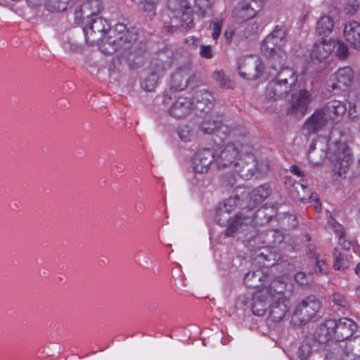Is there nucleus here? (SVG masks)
I'll list each match as a JSON object with an SVG mask.
<instances>
[{
    "instance_id": "1",
    "label": "nucleus",
    "mask_w": 360,
    "mask_h": 360,
    "mask_svg": "<svg viewBox=\"0 0 360 360\" xmlns=\"http://www.w3.org/2000/svg\"><path fill=\"white\" fill-rule=\"evenodd\" d=\"M100 50L105 54L118 52L131 68H137L142 63L146 51L145 44L136 43V34L128 30L125 25L118 23L110 32L108 37L102 41Z\"/></svg>"
},
{
    "instance_id": "2",
    "label": "nucleus",
    "mask_w": 360,
    "mask_h": 360,
    "mask_svg": "<svg viewBox=\"0 0 360 360\" xmlns=\"http://www.w3.org/2000/svg\"><path fill=\"white\" fill-rule=\"evenodd\" d=\"M328 150L333 162V171L341 176L353 162L351 150L344 142H336L333 147L328 148L326 138L319 137L314 140L308 152L309 162L314 165H319L327 157Z\"/></svg>"
},
{
    "instance_id": "3",
    "label": "nucleus",
    "mask_w": 360,
    "mask_h": 360,
    "mask_svg": "<svg viewBox=\"0 0 360 360\" xmlns=\"http://www.w3.org/2000/svg\"><path fill=\"white\" fill-rule=\"evenodd\" d=\"M274 73L285 90L291 95L287 108L288 112L303 116L311 101V94L309 91L301 88L297 72L291 68L285 67Z\"/></svg>"
},
{
    "instance_id": "4",
    "label": "nucleus",
    "mask_w": 360,
    "mask_h": 360,
    "mask_svg": "<svg viewBox=\"0 0 360 360\" xmlns=\"http://www.w3.org/2000/svg\"><path fill=\"white\" fill-rule=\"evenodd\" d=\"M169 21L165 20L164 27L169 32L177 29L189 30L194 27L193 10L188 0H170L168 5Z\"/></svg>"
},
{
    "instance_id": "5",
    "label": "nucleus",
    "mask_w": 360,
    "mask_h": 360,
    "mask_svg": "<svg viewBox=\"0 0 360 360\" xmlns=\"http://www.w3.org/2000/svg\"><path fill=\"white\" fill-rule=\"evenodd\" d=\"M346 110L344 103L337 100L330 101L323 108L314 112L305 122L304 127L309 132H316L329 122L332 124L338 122Z\"/></svg>"
},
{
    "instance_id": "6",
    "label": "nucleus",
    "mask_w": 360,
    "mask_h": 360,
    "mask_svg": "<svg viewBox=\"0 0 360 360\" xmlns=\"http://www.w3.org/2000/svg\"><path fill=\"white\" fill-rule=\"evenodd\" d=\"M286 283L281 278L273 280L268 287H264L252 297V311L258 316H263L267 309V305L271 301L272 292L277 293L284 292Z\"/></svg>"
},
{
    "instance_id": "7",
    "label": "nucleus",
    "mask_w": 360,
    "mask_h": 360,
    "mask_svg": "<svg viewBox=\"0 0 360 360\" xmlns=\"http://www.w3.org/2000/svg\"><path fill=\"white\" fill-rule=\"evenodd\" d=\"M321 302L311 295L303 299L296 307L292 316L295 326H304L310 321H316L321 309Z\"/></svg>"
},
{
    "instance_id": "8",
    "label": "nucleus",
    "mask_w": 360,
    "mask_h": 360,
    "mask_svg": "<svg viewBox=\"0 0 360 360\" xmlns=\"http://www.w3.org/2000/svg\"><path fill=\"white\" fill-rule=\"evenodd\" d=\"M81 24L85 25L83 32L86 41L91 45L97 44L99 48L102 41L106 39L112 30H110V25L105 19L98 16Z\"/></svg>"
},
{
    "instance_id": "9",
    "label": "nucleus",
    "mask_w": 360,
    "mask_h": 360,
    "mask_svg": "<svg viewBox=\"0 0 360 360\" xmlns=\"http://www.w3.org/2000/svg\"><path fill=\"white\" fill-rule=\"evenodd\" d=\"M271 193V187L267 184L261 185L254 189L238 186V195L241 196V201L245 203V208L248 212H251V210L267 198Z\"/></svg>"
},
{
    "instance_id": "10",
    "label": "nucleus",
    "mask_w": 360,
    "mask_h": 360,
    "mask_svg": "<svg viewBox=\"0 0 360 360\" xmlns=\"http://www.w3.org/2000/svg\"><path fill=\"white\" fill-rule=\"evenodd\" d=\"M227 226L224 234L227 237H235L238 234H243L251 232L253 227V215L248 214L246 209L243 207L233 218H228L226 224Z\"/></svg>"
},
{
    "instance_id": "11",
    "label": "nucleus",
    "mask_w": 360,
    "mask_h": 360,
    "mask_svg": "<svg viewBox=\"0 0 360 360\" xmlns=\"http://www.w3.org/2000/svg\"><path fill=\"white\" fill-rule=\"evenodd\" d=\"M164 53H160L158 57L153 59L150 64L151 72L141 81V86L146 91H153L157 86L159 78L165 70L170 68L172 62L170 59L164 61Z\"/></svg>"
},
{
    "instance_id": "12",
    "label": "nucleus",
    "mask_w": 360,
    "mask_h": 360,
    "mask_svg": "<svg viewBox=\"0 0 360 360\" xmlns=\"http://www.w3.org/2000/svg\"><path fill=\"white\" fill-rule=\"evenodd\" d=\"M244 142L238 139L229 141L219 153H215V162L218 169L229 167L234 164L241 152Z\"/></svg>"
},
{
    "instance_id": "13",
    "label": "nucleus",
    "mask_w": 360,
    "mask_h": 360,
    "mask_svg": "<svg viewBox=\"0 0 360 360\" xmlns=\"http://www.w3.org/2000/svg\"><path fill=\"white\" fill-rule=\"evenodd\" d=\"M197 124L199 131L203 134L215 135L220 140L225 139L231 133L229 127L223 124L219 117L207 116Z\"/></svg>"
},
{
    "instance_id": "14",
    "label": "nucleus",
    "mask_w": 360,
    "mask_h": 360,
    "mask_svg": "<svg viewBox=\"0 0 360 360\" xmlns=\"http://www.w3.org/2000/svg\"><path fill=\"white\" fill-rule=\"evenodd\" d=\"M264 70L262 61L252 56L242 57L238 60V71L244 79L252 80L257 79Z\"/></svg>"
},
{
    "instance_id": "15",
    "label": "nucleus",
    "mask_w": 360,
    "mask_h": 360,
    "mask_svg": "<svg viewBox=\"0 0 360 360\" xmlns=\"http://www.w3.org/2000/svg\"><path fill=\"white\" fill-rule=\"evenodd\" d=\"M283 293L272 292L271 297L272 303L269 304L268 315L269 321L279 323L289 311V300L283 295Z\"/></svg>"
},
{
    "instance_id": "16",
    "label": "nucleus",
    "mask_w": 360,
    "mask_h": 360,
    "mask_svg": "<svg viewBox=\"0 0 360 360\" xmlns=\"http://www.w3.org/2000/svg\"><path fill=\"white\" fill-rule=\"evenodd\" d=\"M103 9L101 0H88L78 6L75 11V21L77 24L84 23L98 16Z\"/></svg>"
},
{
    "instance_id": "17",
    "label": "nucleus",
    "mask_w": 360,
    "mask_h": 360,
    "mask_svg": "<svg viewBox=\"0 0 360 360\" xmlns=\"http://www.w3.org/2000/svg\"><path fill=\"white\" fill-rule=\"evenodd\" d=\"M191 76V71L188 68H179L172 75L170 90L164 94L163 102L165 104H169L172 101V91H179L186 89Z\"/></svg>"
},
{
    "instance_id": "18",
    "label": "nucleus",
    "mask_w": 360,
    "mask_h": 360,
    "mask_svg": "<svg viewBox=\"0 0 360 360\" xmlns=\"http://www.w3.org/2000/svg\"><path fill=\"white\" fill-rule=\"evenodd\" d=\"M288 192L292 199L303 203L314 202L316 210L321 209V203L317 198V195L311 193L302 184L299 182L292 184L288 187Z\"/></svg>"
},
{
    "instance_id": "19",
    "label": "nucleus",
    "mask_w": 360,
    "mask_h": 360,
    "mask_svg": "<svg viewBox=\"0 0 360 360\" xmlns=\"http://www.w3.org/2000/svg\"><path fill=\"white\" fill-rule=\"evenodd\" d=\"M234 168L241 178L249 179L257 171L258 162L253 154L246 153L235 162Z\"/></svg>"
},
{
    "instance_id": "20",
    "label": "nucleus",
    "mask_w": 360,
    "mask_h": 360,
    "mask_svg": "<svg viewBox=\"0 0 360 360\" xmlns=\"http://www.w3.org/2000/svg\"><path fill=\"white\" fill-rule=\"evenodd\" d=\"M215 161L213 149L205 148L199 150L192 159V168L196 173L204 174L209 171L211 164Z\"/></svg>"
},
{
    "instance_id": "21",
    "label": "nucleus",
    "mask_w": 360,
    "mask_h": 360,
    "mask_svg": "<svg viewBox=\"0 0 360 360\" xmlns=\"http://www.w3.org/2000/svg\"><path fill=\"white\" fill-rule=\"evenodd\" d=\"M326 360H354V354L346 342H333L326 345Z\"/></svg>"
},
{
    "instance_id": "22",
    "label": "nucleus",
    "mask_w": 360,
    "mask_h": 360,
    "mask_svg": "<svg viewBox=\"0 0 360 360\" xmlns=\"http://www.w3.org/2000/svg\"><path fill=\"white\" fill-rule=\"evenodd\" d=\"M234 197L226 199L223 203H220L216 213V221L221 226H225L228 220V214L233 211L238 206H242L244 202L241 201V196L238 195V187L235 190Z\"/></svg>"
},
{
    "instance_id": "23",
    "label": "nucleus",
    "mask_w": 360,
    "mask_h": 360,
    "mask_svg": "<svg viewBox=\"0 0 360 360\" xmlns=\"http://www.w3.org/2000/svg\"><path fill=\"white\" fill-rule=\"evenodd\" d=\"M193 110V103L189 98L180 96L172 102L167 110L168 114L176 120L186 118Z\"/></svg>"
},
{
    "instance_id": "24",
    "label": "nucleus",
    "mask_w": 360,
    "mask_h": 360,
    "mask_svg": "<svg viewBox=\"0 0 360 360\" xmlns=\"http://www.w3.org/2000/svg\"><path fill=\"white\" fill-rule=\"evenodd\" d=\"M288 94V92L285 90V88L283 86L275 73H271V79L265 90V102L266 104H271L283 98Z\"/></svg>"
},
{
    "instance_id": "25",
    "label": "nucleus",
    "mask_w": 360,
    "mask_h": 360,
    "mask_svg": "<svg viewBox=\"0 0 360 360\" xmlns=\"http://www.w3.org/2000/svg\"><path fill=\"white\" fill-rule=\"evenodd\" d=\"M260 5H252L248 1H241L238 4L233 11V17L239 23H242L252 18L260 10Z\"/></svg>"
},
{
    "instance_id": "26",
    "label": "nucleus",
    "mask_w": 360,
    "mask_h": 360,
    "mask_svg": "<svg viewBox=\"0 0 360 360\" xmlns=\"http://www.w3.org/2000/svg\"><path fill=\"white\" fill-rule=\"evenodd\" d=\"M344 37L345 41L354 49L360 50V23L349 21L345 24Z\"/></svg>"
},
{
    "instance_id": "27",
    "label": "nucleus",
    "mask_w": 360,
    "mask_h": 360,
    "mask_svg": "<svg viewBox=\"0 0 360 360\" xmlns=\"http://www.w3.org/2000/svg\"><path fill=\"white\" fill-rule=\"evenodd\" d=\"M248 214L253 215V227L255 226H263L276 216L277 207L275 205H264L258 209L255 213L248 212Z\"/></svg>"
},
{
    "instance_id": "28",
    "label": "nucleus",
    "mask_w": 360,
    "mask_h": 360,
    "mask_svg": "<svg viewBox=\"0 0 360 360\" xmlns=\"http://www.w3.org/2000/svg\"><path fill=\"white\" fill-rule=\"evenodd\" d=\"M335 49L331 39H323L314 44L311 52V58L314 62H321L326 59L331 51Z\"/></svg>"
},
{
    "instance_id": "29",
    "label": "nucleus",
    "mask_w": 360,
    "mask_h": 360,
    "mask_svg": "<svg viewBox=\"0 0 360 360\" xmlns=\"http://www.w3.org/2000/svg\"><path fill=\"white\" fill-rule=\"evenodd\" d=\"M285 38V30L281 26H276L272 32L269 34L261 45V50L271 51L274 47L280 46Z\"/></svg>"
},
{
    "instance_id": "30",
    "label": "nucleus",
    "mask_w": 360,
    "mask_h": 360,
    "mask_svg": "<svg viewBox=\"0 0 360 360\" xmlns=\"http://www.w3.org/2000/svg\"><path fill=\"white\" fill-rule=\"evenodd\" d=\"M357 328L356 323L346 317L336 321L335 338L338 340H345L350 338Z\"/></svg>"
},
{
    "instance_id": "31",
    "label": "nucleus",
    "mask_w": 360,
    "mask_h": 360,
    "mask_svg": "<svg viewBox=\"0 0 360 360\" xmlns=\"http://www.w3.org/2000/svg\"><path fill=\"white\" fill-rule=\"evenodd\" d=\"M336 320L327 319L319 325L315 333V340L321 343H325L333 336L335 337Z\"/></svg>"
},
{
    "instance_id": "32",
    "label": "nucleus",
    "mask_w": 360,
    "mask_h": 360,
    "mask_svg": "<svg viewBox=\"0 0 360 360\" xmlns=\"http://www.w3.org/2000/svg\"><path fill=\"white\" fill-rule=\"evenodd\" d=\"M264 54L269 58V63L275 72L284 68L287 61V54L280 46L274 47L271 51L262 50Z\"/></svg>"
},
{
    "instance_id": "33",
    "label": "nucleus",
    "mask_w": 360,
    "mask_h": 360,
    "mask_svg": "<svg viewBox=\"0 0 360 360\" xmlns=\"http://www.w3.org/2000/svg\"><path fill=\"white\" fill-rule=\"evenodd\" d=\"M336 82L332 84L333 89H342L347 87L352 83L354 75L353 71L349 67L340 68L335 73Z\"/></svg>"
},
{
    "instance_id": "34",
    "label": "nucleus",
    "mask_w": 360,
    "mask_h": 360,
    "mask_svg": "<svg viewBox=\"0 0 360 360\" xmlns=\"http://www.w3.org/2000/svg\"><path fill=\"white\" fill-rule=\"evenodd\" d=\"M198 133V124L195 122H188L186 124L180 126L178 129L179 137L184 142L194 141L197 138Z\"/></svg>"
},
{
    "instance_id": "35",
    "label": "nucleus",
    "mask_w": 360,
    "mask_h": 360,
    "mask_svg": "<svg viewBox=\"0 0 360 360\" xmlns=\"http://www.w3.org/2000/svg\"><path fill=\"white\" fill-rule=\"evenodd\" d=\"M333 20L331 18L324 15L319 18L316 23V33L322 37L328 36L333 28Z\"/></svg>"
},
{
    "instance_id": "36",
    "label": "nucleus",
    "mask_w": 360,
    "mask_h": 360,
    "mask_svg": "<svg viewBox=\"0 0 360 360\" xmlns=\"http://www.w3.org/2000/svg\"><path fill=\"white\" fill-rule=\"evenodd\" d=\"M77 0H46L44 6L51 12H60L72 6Z\"/></svg>"
},
{
    "instance_id": "37",
    "label": "nucleus",
    "mask_w": 360,
    "mask_h": 360,
    "mask_svg": "<svg viewBox=\"0 0 360 360\" xmlns=\"http://www.w3.org/2000/svg\"><path fill=\"white\" fill-rule=\"evenodd\" d=\"M196 98L198 99L197 108L202 112L207 113L213 107V97L209 91H200L197 94Z\"/></svg>"
},
{
    "instance_id": "38",
    "label": "nucleus",
    "mask_w": 360,
    "mask_h": 360,
    "mask_svg": "<svg viewBox=\"0 0 360 360\" xmlns=\"http://www.w3.org/2000/svg\"><path fill=\"white\" fill-rule=\"evenodd\" d=\"M315 340L313 337H307L298 349L297 356L300 360H307L312 352V344Z\"/></svg>"
},
{
    "instance_id": "39",
    "label": "nucleus",
    "mask_w": 360,
    "mask_h": 360,
    "mask_svg": "<svg viewBox=\"0 0 360 360\" xmlns=\"http://www.w3.org/2000/svg\"><path fill=\"white\" fill-rule=\"evenodd\" d=\"M334 259L333 267L335 270H344L349 267V262L344 253L339 252L338 248H334L333 251Z\"/></svg>"
},
{
    "instance_id": "40",
    "label": "nucleus",
    "mask_w": 360,
    "mask_h": 360,
    "mask_svg": "<svg viewBox=\"0 0 360 360\" xmlns=\"http://www.w3.org/2000/svg\"><path fill=\"white\" fill-rule=\"evenodd\" d=\"M245 237L246 238V246L250 250L253 251L260 248L259 243L261 242L262 236L257 233L255 229L251 232L245 233Z\"/></svg>"
},
{
    "instance_id": "41",
    "label": "nucleus",
    "mask_w": 360,
    "mask_h": 360,
    "mask_svg": "<svg viewBox=\"0 0 360 360\" xmlns=\"http://www.w3.org/2000/svg\"><path fill=\"white\" fill-rule=\"evenodd\" d=\"M262 272L260 271H249L244 277V283L250 288H259L261 285Z\"/></svg>"
},
{
    "instance_id": "42",
    "label": "nucleus",
    "mask_w": 360,
    "mask_h": 360,
    "mask_svg": "<svg viewBox=\"0 0 360 360\" xmlns=\"http://www.w3.org/2000/svg\"><path fill=\"white\" fill-rule=\"evenodd\" d=\"M195 6L197 8V12L202 17L211 15V8L212 6V0H194Z\"/></svg>"
},
{
    "instance_id": "43",
    "label": "nucleus",
    "mask_w": 360,
    "mask_h": 360,
    "mask_svg": "<svg viewBox=\"0 0 360 360\" xmlns=\"http://www.w3.org/2000/svg\"><path fill=\"white\" fill-rule=\"evenodd\" d=\"M335 231L338 233L339 244L344 250H349L352 243L346 239L345 231L341 224L334 226Z\"/></svg>"
},
{
    "instance_id": "44",
    "label": "nucleus",
    "mask_w": 360,
    "mask_h": 360,
    "mask_svg": "<svg viewBox=\"0 0 360 360\" xmlns=\"http://www.w3.org/2000/svg\"><path fill=\"white\" fill-rule=\"evenodd\" d=\"M267 243L276 245L280 244L284 240V236L283 233L278 230H269L265 233Z\"/></svg>"
},
{
    "instance_id": "45",
    "label": "nucleus",
    "mask_w": 360,
    "mask_h": 360,
    "mask_svg": "<svg viewBox=\"0 0 360 360\" xmlns=\"http://www.w3.org/2000/svg\"><path fill=\"white\" fill-rule=\"evenodd\" d=\"M213 78L219 83L222 87L233 88L231 81L225 75L224 70H216L213 72Z\"/></svg>"
},
{
    "instance_id": "46",
    "label": "nucleus",
    "mask_w": 360,
    "mask_h": 360,
    "mask_svg": "<svg viewBox=\"0 0 360 360\" xmlns=\"http://www.w3.org/2000/svg\"><path fill=\"white\" fill-rule=\"evenodd\" d=\"M333 44L335 45V51L336 56L340 59H345L349 56V49L347 46L340 40H332Z\"/></svg>"
},
{
    "instance_id": "47",
    "label": "nucleus",
    "mask_w": 360,
    "mask_h": 360,
    "mask_svg": "<svg viewBox=\"0 0 360 360\" xmlns=\"http://www.w3.org/2000/svg\"><path fill=\"white\" fill-rule=\"evenodd\" d=\"M295 280L301 285H307L312 281L313 274L311 273L300 271L295 275Z\"/></svg>"
},
{
    "instance_id": "48",
    "label": "nucleus",
    "mask_w": 360,
    "mask_h": 360,
    "mask_svg": "<svg viewBox=\"0 0 360 360\" xmlns=\"http://www.w3.org/2000/svg\"><path fill=\"white\" fill-rule=\"evenodd\" d=\"M210 29L212 30V37L213 39H217L221 34V22L219 19L215 18L210 23Z\"/></svg>"
},
{
    "instance_id": "49",
    "label": "nucleus",
    "mask_w": 360,
    "mask_h": 360,
    "mask_svg": "<svg viewBox=\"0 0 360 360\" xmlns=\"http://www.w3.org/2000/svg\"><path fill=\"white\" fill-rule=\"evenodd\" d=\"M333 302L335 305L341 307L346 308L349 307V302L347 297L344 295L338 292L333 294Z\"/></svg>"
},
{
    "instance_id": "50",
    "label": "nucleus",
    "mask_w": 360,
    "mask_h": 360,
    "mask_svg": "<svg viewBox=\"0 0 360 360\" xmlns=\"http://www.w3.org/2000/svg\"><path fill=\"white\" fill-rule=\"evenodd\" d=\"M348 115L352 120H355L360 116V102L349 103Z\"/></svg>"
},
{
    "instance_id": "51",
    "label": "nucleus",
    "mask_w": 360,
    "mask_h": 360,
    "mask_svg": "<svg viewBox=\"0 0 360 360\" xmlns=\"http://www.w3.org/2000/svg\"><path fill=\"white\" fill-rule=\"evenodd\" d=\"M199 54L202 58L210 59L214 56L212 47L210 45H200Z\"/></svg>"
},
{
    "instance_id": "52",
    "label": "nucleus",
    "mask_w": 360,
    "mask_h": 360,
    "mask_svg": "<svg viewBox=\"0 0 360 360\" xmlns=\"http://www.w3.org/2000/svg\"><path fill=\"white\" fill-rule=\"evenodd\" d=\"M221 184L224 187H231L235 184V176L232 173L226 174L221 176Z\"/></svg>"
},
{
    "instance_id": "53",
    "label": "nucleus",
    "mask_w": 360,
    "mask_h": 360,
    "mask_svg": "<svg viewBox=\"0 0 360 360\" xmlns=\"http://www.w3.org/2000/svg\"><path fill=\"white\" fill-rule=\"evenodd\" d=\"M143 10L148 13L149 18L151 19L155 15V5L153 2L146 0L143 2Z\"/></svg>"
},
{
    "instance_id": "54",
    "label": "nucleus",
    "mask_w": 360,
    "mask_h": 360,
    "mask_svg": "<svg viewBox=\"0 0 360 360\" xmlns=\"http://www.w3.org/2000/svg\"><path fill=\"white\" fill-rule=\"evenodd\" d=\"M316 265L318 268L319 274H326L327 271V266L323 260H319L318 258L314 259Z\"/></svg>"
},
{
    "instance_id": "55",
    "label": "nucleus",
    "mask_w": 360,
    "mask_h": 360,
    "mask_svg": "<svg viewBox=\"0 0 360 360\" xmlns=\"http://www.w3.org/2000/svg\"><path fill=\"white\" fill-rule=\"evenodd\" d=\"M46 0H27V3L29 5V6L32 8H36L41 4L44 5Z\"/></svg>"
},
{
    "instance_id": "56",
    "label": "nucleus",
    "mask_w": 360,
    "mask_h": 360,
    "mask_svg": "<svg viewBox=\"0 0 360 360\" xmlns=\"http://www.w3.org/2000/svg\"><path fill=\"white\" fill-rule=\"evenodd\" d=\"M235 34V32L233 30H227L225 31V33H224V37H225V39L227 42H230L231 40L232 39L233 35Z\"/></svg>"
},
{
    "instance_id": "57",
    "label": "nucleus",
    "mask_w": 360,
    "mask_h": 360,
    "mask_svg": "<svg viewBox=\"0 0 360 360\" xmlns=\"http://www.w3.org/2000/svg\"><path fill=\"white\" fill-rule=\"evenodd\" d=\"M198 42V39L194 37L186 39V43L191 46H195Z\"/></svg>"
},
{
    "instance_id": "58",
    "label": "nucleus",
    "mask_w": 360,
    "mask_h": 360,
    "mask_svg": "<svg viewBox=\"0 0 360 360\" xmlns=\"http://www.w3.org/2000/svg\"><path fill=\"white\" fill-rule=\"evenodd\" d=\"M290 171L294 174L297 175L298 176H302V172L298 168L297 166L292 165L290 167Z\"/></svg>"
},
{
    "instance_id": "59",
    "label": "nucleus",
    "mask_w": 360,
    "mask_h": 360,
    "mask_svg": "<svg viewBox=\"0 0 360 360\" xmlns=\"http://www.w3.org/2000/svg\"><path fill=\"white\" fill-rule=\"evenodd\" d=\"M287 217L288 218L289 220L292 219V222L290 224V226L292 227H295L297 226L296 217L292 214H288Z\"/></svg>"
},
{
    "instance_id": "60",
    "label": "nucleus",
    "mask_w": 360,
    "mask_h": 360,
    "mask_svg": "<svg viewBox=\"0 0 360 360\" xmlns=\"http://www.w3.org/2000/svg\"><path fill=\"white\" fill-rule=\"evenodd\" d=\"M266 1V0H252V2L256 5H260V8H262L263 3Z\"/></svg>"
},
{
    "instance_id": "61",
    "label": "nucleus",
    "mask_w": 360,
    "mask_h": 360,
    "mask_svg": "<svg viewBox=\"0 0 360 360\" xmlns=\"http://www.w3.org/2000/svg\"><path fill=\"white\" fill-rule=\"evenodd\" d=\"M355 273L360 276V262L356 265L355 268Z\"/></svg>"
},
{
    "instance_id": "62",
    "label": "nucleus",
    "mask_w": 360,
    "mask_h": 360,
    "mask_svg": "<svg viewBox=\"0 0 360 360\" xmlns=\"http://www.w3.org/2000/svg\"><path fill=\"white\" fill-rule=\"evenodd\" d=\"M356 295L360 299V285L356 288Z\"/></svg>"
},
{
    "instance_id": "63",
    "label": "nucleus",
    "mask_w": 360,
    "mask_h": 360,
    "mask_svg": "<svg viewBox=\"0 0 360 360\" xmlns=\"http://www.w3.org/2000/svg\"><path fill=\"white\" fill-rule=\"evenodd\" d=\"M221 342H222L224 345H225V340H224V338H222V339H221Z\"/></svg>"
},
{
    "instance_id": "64",
    "label": "nucleus",
    "mask_w": 360,
    "mask_h": 360,
    "mask_svg": "<svg viewBox=\"0 0 360 360\" xmlns=\"http://www.w3.org/2000/svg\"><path fill=\"white\" fill-rule=\"evenodd\" d=\"M199 186H200V187H205V185H204L203 184H202L199 185Z\"/></svg>"
}]
</instances>
